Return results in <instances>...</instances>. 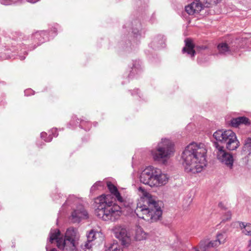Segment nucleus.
<instances>
[{
    "label": "nucleus",
    "mask_w": 251,
    "mask_h": 251,
    "mask_svg": "<svg viewBox=\"0 0 251 251\" xmlns=\"http://www.w3.org/2000/svg\"><path fill=\"white\" fill-rule=\"evenodd\" d=\"M213 136L216 141L214 143V146L217 159L227 168L232 169L234 161L232 155L219 144L225 145L228 150H236L240 146V142L235 133L229 129L218 130L213 133Z\"/></svg>",
    "instance_id": "nucleus-1"
},
{
    "label": "nucleus",
    "mask_w": 251,
    "mask_h": 251,
    "mask_svg": "<svg viewBox=\"0 0 251 251\" xmlns=\"http://www.w3.org/2000/svg\"><path fill=\"white\" fill-rule=\"evenodd\" d=\"M207 148L203 143H192L182 152V165L185 172L193 174L201 172L206 166Z\"/></svg>",
    "instance_id": "nucleus-2"
},
{
    "label": "nucleus",
    "mask_w": 251,
    "mask_h": 251,
    "mask_svg": "<svg viewBox=\"0 0 251 251\" xmlns=\"http://www.w3.org/2000/svg\"><path fill=\"white\" fill-rule=\"evenodd\" d=\"M115 199L111 195H102L97 198L95 214L104 221H115L122 214L121 207L114 203Z\"/></svg>",
    "instance_id": "nucleus-3"
},
{
    "label": "nucleus",
    "mask_w": 251,
    "mask_h": 251,
    "mask_svg": "<svg viewBox=\"0 0 251 251\" xmlns=\"http://www.w3.org/2000/svg\"><path fill=\"white\" fill-rule=\"evenodd\" d=\"M161 206V202L156 201L152 197H148L143 199V203L137 204L135 212L139 218L153 222L158 220L162 215Z\"/></svg>",
    "instance_id": "nucleus-4"
},
{
    "label": "nucleus",
    "mask_w": 251,
    "mask_h": 251,
    "mask_svg": "<svg viewBox=\"0 0 251 251\" xmlns=\"http://www.w3.org/2000/svg\"><path fill=\"white\" fill-rule=\"evenodd\" d=\"M79 235L77 230L74 227L67 229L63 239L58 229L51 230L50 233V242L55 240L57 246L64 251H76Z\"/></svg>",
    "instance_id": "nucleus-5"
},
{
    "label": "nucleus",
    "mask_w": 251,
    "mask_h": 251,
    "mask_svg": "<svg viewBox=\"0 0 251 251\" xmlns=\"http://www.w3.org/2000/svg\"><path fill=\"white\" fill-rule=\"evenodd\" d=\"M140 180L141 182L151 187H159L168 182L169 176L160 169L149 166L141 173Z\"/></svg>",
    "instance_id": "nucleus-6"
},
{
    "label": "nucleus",
    "mask_w": 251,
    "mask_h": 251,
    "mask_svg": "<svg viewBox=\"0 0 251 251\" xmlns=\"http://www.w3.org/2000/svg\"><path fill=\"white\" fill-rule=\"evenodd\" d=\"M175 149L174 144L168 139H162L155 149L151 151V154L154 161L161 162L163 164L174 155Z\"/></svg>",
    "instance_id": "nucleus-7"
},
{
    "label": "nucleus",
    "mask_w": 251,
    "mask_h": 251,
    "mask_svg": "<svg viewBox=\"0 0 251 251\" xmlns=\"http://www.w3.org/2000/svg\"><path fill=\"white\" fill-rule=\"evenodd\" d=\"M80 200L74 196H70L66 201V204H72L77 205L75 209H74L70 216V220L73 223H79L82 219L88 218L89 215L87 211L83 206L79 203Z\"/></svg>",
    "instance_id": "nucleus-8"
},
{
    "label": "nucleus",
    "mask_w": 251,
    "mask_h": 251,
    "mask_svg": "<svg viewBox=\"0 0 251 251\" xmlns=\"http://www.w3.org/2000/svg\"><path fill=\"white\" fill-rule=\"evenodd\" d=\"M190 4L185 7L186 12L189 15L199 13L203 7H210L221 0H194Z\"/></svg>",
    "instance_id": "nucleus-9"
},
{
    "label": "nucleus",
    "mask_w": 251,
    "mask_h": 251,
    "mask_svg": "<svg viewBox=\"0 0 251 251\" xmlns=\"http://www.w3.org/2000/svg\"><path fill=\"white\" fill-rule=\"evenodd\" d=\"M113 231L115 237L121 242L123 246L127 247L130 245L131 242L130 234L125 226L120 225L116 226L113 228Z\"/></svg>",
    "instance_id": "nucleus-10"
},
{
    "label": "nucleus",
    "mask_w": 251,
    "mask_h": 251,
    "mask_svg": "<svg viewBox=\"0 0 251 251\" xmlns=\"http://www.w3.org/2000/svg\"><path fill=\"white\" fill-rule=\"evenodd\" d=\"M211 248H217L214 244L213 241H209L207 240L201 241L199 247H195V251H207Z\"/></svg>",
    "instance_id": "nucleus-11"
},
{
    "label": "nucleus",
    "mask_w": 251,
    "mask_h": 251,
    "mask_svg": "<svg viewBox=\"0 0 251 251\" xmlns=\"http://www.w3.org/2000/svg\"><path fill=\"white\" fill-rule=\"evenodd\" d=\"M107 186L111 193V195L113 198V196H115V199H117V201L120 202L124 201L123 198L121 197L119 192L118 191L117 187L114 185L111 182H107Z\"/></svg>",
    "instance_id": "nucleus-12"
},
{
    "label": "nucleus",
    "mask_w": 251,
    "mask_h": 251,
    "mask_svg": "<svg viewBox=\"0 0 251 251\" xmlns=\"http://www.w3.org/2000/svg\"><path fill=\"white\" fill-rule=\"evenodd\" d=\"M185 46L182 49L183 53L186 52L188 54L191 55V57L194 56L195 51L194 50V45L191 40L186 39L185 40Z\"/></svg>",
    "instance_id": "nucleus-13"
},
{
    "label": "nucleus",
    "mask_w": 251,
    "mask_h": 251,
    "mask_svg": "<svg viewBox=\"0 0 251 251\" xmlns=\"http://www.w3.org/2000/svg\"><path fill=\"white\" fill-rule=\"evenodd\" d=\"M148 234L144 231L140 226H137L135 230L134 238L136 241H140L146 240L148 237Z\"/></svg>",
    "instance_id": "nucleus-14"
},
{
    "label": "nucleus",
    "mask_w": 251,
    "mask_h": 251,
    "mask_svg": "<svg viewBox=\"0 0 251 251\" xmlns=\"http://www.w3.org/2000/svg\"><path fill=\"white\" fill-rule=\"evenodd\" d=\"M103 251H123L117 241L105 244Z\"/></svg>",
    "instance_id": "nucleus-15"
},
{
    "label": "nucleus",
    "mask_w": 251,
    "mask_h": 251,
    "mask_svg": "<svg viewBox=\"0 0 251 251\" xmlns=\"http://www.w3.org/2000/svg\"><path fill=\"white\" fill-rule=\"evenodd\" d=\"M226 238L227 235L226 233H218L216 235V239L215 240H213L215 246L218 247L220 245L224 244L226 242Z\"/></svg>",
    "instance_id": "nucleus-16"
},
{
    "label": "nucleus",
    "mask_w": 251,
    "mask_h": 251,
    "mask_svg": "<svg viewBox=\"0 0 251 251\" xmlns=\"http://www.w3.org/2000/svg\"><path fill=\"white\" fill-rule=\"evenodd\" d=\"M219 53L220 54H226L230 53V49L227 44L221 43L217 47Z\"/></svg>",
    "instance_id": "nucleus-17"
},
{
    "label": "nucleus",
    "mask_w": 251,
    "mask_h": 251,
    "mask_svg": "<svg viewBox=\"0 0 251 251\" xmlns=\"http://www.w3.org/2000/svg\"><path fill=\"white\" fill-rule=\"evenodd\" d=\"M99 233L94 229H92L87 235V240L89 242H92L96 238V236Z\"/></svg>",
    "instance_id": "nucleus-18"
},
{
    "label": "nucleus",
    "mask_w": 251,
    "mask_h": 251,
    "mask_svg": "<svg viewBox=\"0 0 251 251\" xmlns=\"http://www.w3.org/2000/svg\"><path fill=\"white\" fill-rule=\"evenodd\" d=\"M229 125L232 127H238L240 126V117L231 119L229 121Z\"/></svg>",
    "instance_id": "nucleus-19"
},
{
    "label": "nucleus",
    "mask_w": 251,
    "mask_h": 251,
    "mask_svg": "<svg viewBox=\"0 0 251 251\" xmlns=\"http://www.w3.org/2000/svg\"><path fill=\"white\" fill-rule=\"evenodd\" d=\"M251 124V121L249 118L244 116L240 117V125H244L245 126H250Z\"/></svg>",
    "instance_id": "nucleus-20"
},
{
    "label": "nucleus",
    "mask_w": 251,
    "mask_h": 251,
    "mask_svg": "<svg viewBox=\"0 0 251 251\" xmlns=\"http://www.w3.org/2000/svg\"><path fill=\"white\" fill-rule=\"evenodd\" d=\"M244 148L248 150L251 149V137L247 138L244 142Z\"/></svg>",
    "instance_id": "nucleus-21"
},
{
    "label": "nucleus",
    "mask_w": 251,
    "mask_h": 251,
    "mask_svg": "<svg viewBox=\"0 0 251 251\" xmlns=\"http://www.w3.org/2000/svg\"><path fill=\"white\" fill-rule=\"evenodd\" d=\"M92 246L91 242H89V241L87 240V242L81 244V247L83 250L85 251L86 249H90L92 247Z\"/></svg>",
    "instance_id": "nucleus-22"
},
{
    "label": "nucleus",
    "mask_w": 251,
    "mask_h": 251,
    "mask_svg": "<svg viewBox=\"0 0 251 251\" xmlns=\"http://www.w3.org/2000/svg\"><path fill=\"white\" fill-rule=\"evenodd\" d=\"M19 0H0L1 3L4 5H10L17 2Z\"/></svg>",
    "instance_id": "nucleus-23"
},
{
    "label": "nucleus",
    "mask_w": 251,
    "mask_h": 251,
    "mask_svg": "<svg viewBox=\"0 0 251 251\" xmlns=\"http://www.w3.org/2000/svg\"><path fill=\"white\" fill-rule=\"evenodd\" d=\"M47 134L46 132H42L41 133V137L46 142H50L52 140V137L50 135L48 138H46Z\"/></svg>",
    "instance_id": "nucleus-24"
},
{
    "label": "nucleus",
    "mask_w": 251,
    "mask_h": 251,
    "mask_svg": "<svg viewBox=\"0 0 251 251\" xmlns=\"http://www.w3.org/2000/svg\"><path fill=\"white\" fill-rule=\"evenodd\" d=\"M46 35V32L44 31L37 32L34 34V37L37 39H39V37L41 36Z\"/></svg>",
    "instance_id": "nucleus-25"
},
{
    "label": "nucleus",
    "mask_w": 251,
    "mask_h": 251,
    "mask_svg": "<svg viewBox=\"0 0 251 251\" xmlns=\"http://www.w3.org/2000/svg\"><path fill=\"white\" fill-rule=\"evenodd\" d=\"M138 191H139V192H141L143 194V196H146V197L147 196L148 193H147V191L144 189H143L142 187H139Z\"/></svg>",
    "instance_id": "nucleus-26"
},
{
    "label": "nucleus",
    "mask_w": 251,
    "mask_h": 251,
    "mask_svg": "<svg viewBox=\"0 0 251 251\" xmlns=\"http://www.w3.org/2000/svg\"><path fill=\"white\" fill-rule=\"evenodd\" d=\"M100 184V182H98L97 183H96L92 187V189H95L96 187H97V186L99 185Z\"/></svg>",
    "instance_id": "nucleus-27"
},
{
    "label": "nucleus",
    "mask_w": 251,
    "mask_h": 251,
    "mask_svg": "<svg viewBox=\"0 0 251 251\" xmlns=\"http://www.w3.org/2000/svg\"><path fill=\"white\" fill-rule=\"evenodd\" d=\"M32 90L30 89L26 90L25 91V95H28L29 93L31 92Z\"/></svg>",
    "instance_id": "nucleus-28"
},
{
    "label": "nucleus",
    "mask_w": 251,
    "mask_h": 251,
    "mask_svg": "<svg viewBox=\"0 0 251 251\" xmlns=\"http://www.w3.org/2000/svg\"><path fill=\"white\" fill-rule=\"evenodd\" d=\"M248 251H251V243H249V246H248Z\"/></svg>",
    "instance_id": "nucleus-29"
},
{
    "label": "nucleus",
    "mask_w": 251,
    "mask_h": 251,
    "mask_svg": "<svg viewBox=\"0 0 251 251\" xmlns=\"http://www.w3.org/2000/svg\"><path fill=\"white\" fill-rule=\"evenodd\" d=\"M46 250L47 251H48V247H46ZM50 251H57V250L56 249H52Z\"/></svg>",
    "instance_id": "nucleus-30"
},
{
    "label": "nucleus",
    "mask_w": 251,
    "mask_h": 251,
    "mask_svg": "<svg viewBox=\"0 0 251 251\" xmlns=\"http://www.w3.org/2000/svg\"><path fill=\"white\" fill-rule=\"evenodd\" d=\"M228 217L227 218V220H229L231 218V213L230 212H228Z\"/></svg>",
    "instance_id": "nucleus-31"
},
{
    "label": "nucleus",
    "mask_w": 251,
    "mask_h": 251,
    "mask_svg": "<svg viewBox=\"0 0 251 251\" xmlns=\"http://www.w3.org/2000/svg\"><path fill=\"white\" fill-rule=\"evenodd\" d=\"M54 136H57V135H54Z\"/></svg>",
    "instance_id": "nucleus-32"
}]
</instances>
